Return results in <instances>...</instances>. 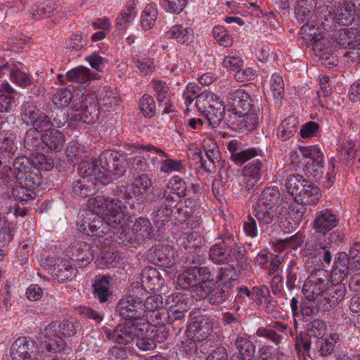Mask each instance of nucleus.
I'll list each match as a JSON object with an SVG mask.
<instances>
[{"instance_id":"680f3d73","label":"nucleus","mask_w":360,"mask_h":360,"mask_svg":"<svg viewBox=\"0 0 360 360\" xmlns=\"http://www.w3.org/2000/svg\"><path fill=\"white\" fill-rule=\"evenodd\" d=\"M54 14V8L51 4L35 5L32 9V18L39 20L41 18H49Z\"/></svg>"},{"instance_id":"a878e982","label":"nucleus","mask_w":360,"mask_h":360,"mask_svg":"<svg viewBox=\"0 0 360 360\" xmlns=\"http://www.w3.org/2000/svg\"><path fill=\"white\" fill-rule=\"evenodd\" d=\"M77 270L72 266V262L61 260L53 266L52 274L55 279L60 283L71 280L76 275Z\"/></svg>"},{"instance_id":"dca6fc26","label":"nucleus","mask_w":360,"mask_h":360,"mask_svg":"<svg viewBox=\"0 0 360 360\" xmlns=\"http://www.w3.org/2000/svg\"><path fill=\"white\" fill-rule=\"evenodd\" d=\"M355 266L351 263L348 255L343 252H338L334 261V265L331 271V278L334 281L345 280L351 270H354Z\"/></svg>"},{"instance_id":"473e14b6","label":"nucleus","mask_w":360,"mask_h":360,"mask_svg":"<svg viewBox=\"0 0 360 360\" xmlns=\"http://www.w3.org/2000/svg\"><path fill=\"white\" fill-rule=\"evenodd\" d=\"M298 127V120L293 117H288L278 127L277 136L281 140L287 141L296 134Z\"/></svg>"},{"instance_id":"052dcab7","label":"nucleus","mask_w":360,"mask_h":360,"mask_svg":"<svg viewBox=\"0 0 360 360\" xmlns=\"http://www.w3.org/2000/svg\"><path fill=\"white\" fill-rule=\"evenodd\" d=\"M170 213H172V217L174 219L182 222L191 215L193 211L191 207L187 204H175L174 206H172Z\"/></svg>"},{"instance_id":"49530a36","label":"nucleus","mask_w":360,"mask_h":360,"mask_svg":"<svg viewBox=\"0 0 360 360\" xmlns=\"http://www.w3.org/2000/svg\"><path fill=\"white\" fill-rule=\"evenodd\" d=\"M198 279L195 269L191 267L178 276L176 283L184 289L194 288L195 285L200 284Z\"/></svg>"},{"instance_id":"4468645a","label":"nucleus","mask_w":360,"mask_h":360,"mask_svg":"<svg viewBox=\"0 0 360 360\" xmlns=\"http://www.w3.org/2000/svg\"><path fill=\"white\" fill-rule=\"evenodd\" d=\"M335 8V19L338 24L349 25L354 20L356 8L352 0H336Z\"/></svg>"},{"instance_id":"2f4dec72","label":"nucleus","mask_w":360,"mask_h":360,"mask_svg":"<svg viewBox=\"0 0 360 360\" xmlns=\"http://www.w3.org/2000/svg\"><path fill=\"white\" fill-rule=\"evenodd\" d=\"M132 230L138 243H142L146 239H150L153 236L151 223L146 218H138L133 225Z\"/></svg>"},{"instance_id":"b1692460","label":"nucleus","mask_w":360,"mask_h":360,"mask_svg":"<svg viewBox=\"0 0 360 360\" xmlns=\"http://www.w3.org/2000/svg\"><path fill=\"white\" fill-rule=\"evenodd\" d=\"M226 242V236L223 237L221 240L212 245L209 251V257L210 260L219 265L227 264L231 262V257L226 246H224Z\"/></svg>"},{"instance_id":"6e6552de","label":"nucleus","mask_w":360,"mask_h":360,"mask_svg":"<svg viewBox=\"0 0 360 360\" xmlns=\"http://www.w3.org/2000/svg\"><path fill=\"white\" fill-rule=\"evenodd\" d=\"M143 332L148 333V325L146 322H128L118 325L108 333V338L117 344L127 345L131 343L136 335H140Z\"/></svg>"},{"instance_id":"f8f14e48","label":"nucleus","mask_w":360,"mask_h":360,"mask_svg":"<svg viewBox=\"0 0 360 360\" xmlns=\"http://www.w3.org/2000/svg\"><path fill=\"white\" fill-rule=\"evenodd\" d=\"M227 148L231 153L230 160L237 165H242L262 153L261 149L253 147L243 149L242 143L237 139L230 141Z\"/></svg>"},{"instance_id":"393cba45","label":"nucleus","mask_w":360,"mask_h":360,"mask_svg":"<svg viewBox=\"0 0 360 360\" xmlns=\"http://www.w3.org/2000/svg\"><path fill=\"white\" fill-rule=\"evenodd\" d=\"M346 288L345 283L340 281L337 283H333L328 286L323 294V300L329 307L335 306L345 296Z\"/></svg>"},{"instance_id":"4be33fe9","label":"nucleus","mask_w":360,"mask_h":360,"mask_svg":"<svg viewBox=\"0 0 360 360\" xmlns=\"http://www.w3.org/2000/svg\"><path fill=\"white\" fill-rule=\"evenodd\" d=\"M92 247L84 241H77L72 246L71 251L72 256L80 266H85L94 258Z\"/></svg>"},{"instance_id":"3c124183","label":"nucleus","mask_w":360,"mask_h":360,"mask_svg":"<svg viewBox=\"0 0 360 360\" xmlns=\"http://www.w3.org/2000/svg\"><path fill=\"white\" fill-rule=\"evenodd\" d=\"M139 108L145 117H153L156 112V105L153 96L144 94L139 100Z\"/></svg>"},{"instance_id":"4d7b16f0","label":"nucleus","mask_w":360,"mask_h":360,"mask_svg":"<svg viewBox=\"0 0 360 360\" xmlns=\"http://www.w3.org/2000/svg\"><path fill=\"white\" fill-rule=\"evenodd\" d=\"M212 34L214 38L220 46L230 47L233 44V38L228 31L221 25L215 26Z\"/></svg>"},{"instance_id":"0eeeda50","label":"nucleus","mask_w":360,"mask_h":360,"mask_svg":"<svg viewBox=\"0 0 360 360\" xmlns=\"http://www.w3.org/2000/svg\"><path fill=\"white\" fill-rule=\"evenodd\" d=\"M317 0H297L295 13L297 19L303 25L301 27L300 34L302 37H312L316 34V23L314 19V11Z\"/></svg>"},{"instance_id":"79ce46f5","label":"nucleus","mask_w":360,"mask_h":360,"mask_svg":"<svg viewBox=\"0 0 360 360\" xmlns=\"http://www.w3.org/2000/svg\"><path fill=\"white\" fill-rule=\"evenodd\" d=\"M324 291L323 288L313 283L308 279H307L302 287V292L305 299L308 301H314L320 297L318 301L319 304H321V298L323 299Z\"/></svg>"},{"instance_id":"c85d7f7f","label":"nucleus","mask_w":360,"mask_h":360,"mask_svg":"<svg viewBox=\"0 0 360 360\" xmlns=\"http://www.w3.org/2000/svg\"><path fill=\"white\" fill-rule=\"evenodd\" d=\"M41 141L49 149L57 152L63 148L65 136L60 131L50 129L41 136Z\"/></svg>"},{"instance_id":"cd10ccee","label":"nucleus","mask_w":360,"mask_h":360,"mask_svg":"<svg viewBox=\"0 0 360 360\" xmlns=\"http://www.w3.org/2000/svg\"><path fill=\"white\" fill-rule=\"evenodd\" d=\"M15 93V91L8 82L0 84V111L1 112H9L14 110L16 104L12 94Z\"/></svg>"},{"instance_id":"aec40b11","label":"nucleus","mask_w":360,"mask_h":360,"mask_svg":"<svg viewBox=\"0 0 360 360\" xmlns=\"http://www.w3.org/2000/svg\"><path fill=\"white\" fill-rule=\"evenodd\" d=\"M73 108L75 113L72 115V120L75 122L92 124L97 120L96 106L94 103L87 106L84 103H82L79 106L77 103V104H74Z\"/></svg>"},{"instance_id":"4c0bfd02","label":"nucleus","mask_w":360,"mask_h":360,"mask_svg":"<svg viewBox=\"0 0 360 360\" xmlns=\"http://www.w3.org/2000/svg\"><path fill=\"white\" fill-rule=\"evenodd\" d=\"M262 168L263 162L262 160L258 159L250 162L243 167V175L253 180V181L251 182V184L247 185L248 189L250 188L249 186L252 188L256 184V183L261 179Z\"/></svg>"},{"instance_id":"2eb2a0df","label":"nucleus","mask_w":360,"mask_h":360,"mask_svg":"<svg viewBox=\"0 0 360 360\" xmlns=\"http://www.w3.org/2000/svg\"><path fill=\"white\" fill-rule=\"evenodd\" d=\"M338 223V218L337 216L331 210L324 209L316 212L313 222V228L316 233L326 235L335 227Z\"/></svg>"},{"instance_id":"f03ea898","label":"nucleus","mask_w":360,"mask_h":360,"mask_svg":"<svg viewBox=\"0 0 360 360\" xmlns=\"http://www.w3.org/2000/svg\"><path fill=\"white\" fill-rule=\"evenodd\" d=\"M127 167L126 156L113 150H105L98 159L91 158L80 162L78 174L87 179L107 185L122 176Z\"/></svg>"},{"instance_id":"f704fd0d","label":"nucleus","mask_w":360,"mask_h":360,"mask_svg":"<svg viewBox=\"0 0 360 360\" xmlns=\"http://www.w3.org/2000/svg\"><path fill=\"white\" fill-rule=\"evenodd\" d=\"M170 190L174 193V195L181 200V197H186L184 202H187V200H199V195H200L196 191L195 188L193 185L191 189L187 190L186 183L184 181H179L172 184Z\"/></svg>"},{"instance_id":"1a4fd4ad","label":"nucleus","mask_w":360,"mask_h":360,"mask_svg":"<svg viewBox=\"0 0 360 360\" xmlns=\"http://www.w3.org/2000/svg\"><path fill=\"white\" fill-rule=\"evenodd\" d=\"M300 150L304 157L311 160V162L306 163V172L309 177L320 179L323 174V154L316 146H302Z\"/></svg>"},{"instance_id":"ea45409f","label":"nucleus","mask_w":360,"mask_h":360,"mask_svg":"<svg viewBox=\"0 0 360 360\" xmlns=\"http://www.w3.org/2000/svg\"><path fill=\"white\" fill-rule=\"evenodd\" d=\"M41 174L37 167L33 168L31 171L26 173L22 176L18 177L16 179L17 183L20 186L28 187L34 189L41 184Z\"/></svg>"},{"instance_id":"09e8293b","label":"nucleus","mask_w":360,"mask_h":360,"mask_svg":"<svg viewBox=\"0 0 360 360\" xmlns=\"http://www.w3.org/2000/svg\"><path fill=\"white\" fill-rule=\"evenodd\" d=\"M98 104L99 108L104 111L113 110L117 105V101L113 91L110 89H104L100 94Z\"/></svg>"},{"instance_id":"412c9836","label":"nucleus","mask_w":360,"mask_h":360,"mask_svg":"<svg viewBox=\"0 0 360 360\" xmlns=\"http://www.w3.org/2000/svg\"><path fill=\"white\" fill-rule=\"evenodd\" d=\"M212 323L207 317H200L189 325L186 330L188 335H195L198 340L208 337L212 330Z\"/></svg>"},{"instance_id":"c03bdc74","label":"nucleus","mask_w":360,"mask_h":360,"mask_svg":"<svg viewBox=\"0 0 360 360\" xmlns=\"http://www.w3.org/2000/svg\"><path fill=\"white\" fill-rule=\"evenodd\" d=\"M180 245L186 252L202 249L201 240L196 232H191L180 238Z\"/></svg>"},{"instance_id":"338daca9","label":"nucleus","mask_w":360,"mask_h":360,"mask_svg":"<svg viewBox=\"0 0 360 360\" xmlns=\"http://www.w3.org/2000/svg\"><path fill=\"white\" fill-rule=\"evenodd\" d=\"M314 19L316 20V26L318 25L317 20L321 21V24H323V20L326 22L335 21V11L328 6H320L314 15Z\"/></svg>"},{"instance_id":"de8ad7c7","label":"nucleus","mask_w":360,"mask_h":360,"mask_svg":"<svg viewBox=\"0 0 360 360\" xmlns=\"http://www.w3.org/2000/svg\"><path fill=\"white\" fill-rule=\"evenodd\" d=\"M153 83V89L156 93L157 100L159 103V105H169L171 95L169 92V88L167 84L162 80H154Z\"/></svg>"},{"instance_id":"bb28decb","label":"nucleus","mask_w":360,"mask_h":360,"mask_svg":"<svg viewBox=\"0 0 360 360\" xmlns=\"http://www.w3.org/2000/svg\"><path fill=\"white\" fill-rule=\"evenodd\" d=\"M234 345L238 351V358L241 360H254L255 346L245 335H238Z\"/></svg>"},{"instance_id":"58836bf2","label":"nucleus","mask_w":360,"mask_h":360,"mask_svg":"<svg viewBox=\"0 0 360 360\" xmlns=\"http://www.w3.org/2000/svg\"><path fill=\"white\" fill-rule=\"evenodd\" d=\"M77 98H80V96L77 94L76 98L72 94V91L68 89H60L57 90L53 97V102L58 108H65L70 105V102L72 101V108Z\"/></svg>"},{"instance_id":"39448f33","label":"nucleus","mask_w":360,"mask_h":360,"mask_svg":"<svg viewBox=\"0 0 360 360\" xmlns=\"http://www.w3.org/2000/svg\"><path fill=\"white\" fill-rule=\"evenodd\" d=\"M195 106L210 124H217L223 118L224 105L222 101L213 93L200 94Z\"/></svg>"},{"instance_id":"6ab92c4d","label":"nucleus","mask_w":360,"mask_h":360,"mask_svg":"<svg viewBox=\"0 0 360 360\" xmlns=\"http://www.w3.org/2000/svg\"><path fill=\"white\" fill-rule=\"evenodd\" d=\"M203 148L206 156L210 162L209 165H207L206 161L202 160L201 152L195 153V155L200 159L202 167H203L206 171L211 172L210 167H215V161L218 160L220 158V151L217 142L212 139H207L204 140Z\"/></svg>"},{"instance_id":"f257e3e1","label":"nucleus","mask_w":360,"mask_h":360,"mask_svg":"<svg viewBox=\"0 0 360 360\" xmlns=\"http://www.w3.org/2000/svg\"><path fill=\"white\" fill-rule=\"evenodd\" d=\"M225 107L230 113L229 121L234 129L252 131L262 120L259 99L256 96H251L244 89L229 93Z\"/></svg>"},{"instance_id":"8fccbe9b","label":"nucleus","mask_w":360,"mask_h":360,"mask_svg":"<svg viewBox=\"0 0 360 360\" xmlns=\"http://www.w3.org/2000/svg\"><path fill=\"white\" fill-rule=\"evenodd\" d=\"M158 10L155 5L148 4L141 15V24L143 29L148 30L152 28L157 19Z\"/></svg>"},{"instance_id":"864d4df0","label":"nucleus","mask_w":360,"mask_h":360,"mask_svg":"<svg viewBox=\"0 0 360 360\" xmlns=\"http://www.w3.org/2000/svg\"><path fill=\"white\" fill-rule=\"evenodd\" d=\"M16 135L11 131H5L0 135V150L13 154L17 149L15 143Z\"/></svg>"},{"instance_id":"6e6d98bb","label":"nucleus","mask_w":360,"mask_h":360,"mask_svg":"<svg viewBox=\"0 0 360 360\" xmlns=\"http://www.w3.org/2000/svg\"><path fill=\"white\" fill-rule=\"evenodd\" d=\"M192 30L189 27H184L182 25H176L170 28L167 32V37L169 39H176L179 43L184 44L189 39Z\"/></svg>"},{"instance_id":"603ef678","label":"nucleus","mask_w":360,"mask_h":360,"mask_svg":"<svg viewBox=\"0 0 360 360\" xmlns=\"http://www.w3.org/2000/svg\"><path fill=\"white\" fill-rule=\"evenodd\" d=\"M305 326L307 334L309 338H320L324 334L326 330L325 322L321 319H316L312 321H308Z\"/></svg>"},{"instance_id":"e2e57ef3","label":"nucleus","mask_w":360,"mask_h":360,"mask_svg":"<svg viewBox=\"0 0 360 360\" xmlns=\"http://www.w3.org/2000/svg\"><path fill=\"white\" fill-rule=\"evenodd\" d=\"M167 317V312L164 307H162V309H158V311H156L155 313H150V314H148V318H142V321L141 322H146L148 325V328L150 327L149 323L153 326H158L163 325Z\"/></svg>"},{"instance_id":"a19ab883","label":"nucleus","mask_w":360,"mask_h":360,"mask_svg":"<svg viewBox=\"0 0 360 360\" xmlns=\"http://www.w3.org/2000/svg\"><path fill=\"white\" fill-rule=\"evenodd\" d=\"M66 77L70 82L84 84L91 78V70L84 66H78L66 72Z\"/></svg>"},{"instance_id":"423d86ee","label":"nucleus","mask_w":360,"mask_h":360,"mask_svg":"<svg viewBox=\"0 0 360 360\" xmlns=\"http://www.w3.org/2000/svg\"><path fill=\"white\" fill-rule=\"evenodd\" d=\"M142 290L125 296L120 300L116 305V311L123 319L131 320L133 322L141 321L144 317L142 306L143 301Z\"/></svg>"},{"instance_id":"c9c22d12","label":"nucleus","mask_w":360,"mask_h":360,"mask_svg":"<svg viewBox=\"0 0 360 360\" xmlns=\"http://www.w3.org/2000/svg\"><path fill=\"white\" fill-rule=\"evenodd\" d=\"M224 246L228 248L231 262L240 261L246 254L245 246L240 243L238 239L233 235L226 236V242H225Z\"/></svg>"},{"instance_id":"ddd939ff","label":"nucleus","mask_w":360,"mask_h":360,"mask_svg":"<svg viewBox=\"0 0 360 360\" xmlns=\"http://www.w3.org/2000/svg\"><path fill=\"white\" fill-rule=\"evenodd\" d=\"M316 34H317L316 33L310 38H308L306 36L303 38L314 41L313 44L314 51L316 55L319 57L320 60H322V63L324 65L330 68V66L336 65L338 60L336 56L331 53V48L329 46L328 40L325 37L316 39Z\"/></svg>"},{"instance_id":"f3484780","label":"nucleus","mask_w":360,"mask_h":360,"mask_svg":"<svg viewBox=\"0 0 360 360\" xmlns=\"http://www.w3.org/2000/svg\"><path fill=\"white\" fill-rule=\"evenodd\" d=\"M233 281L226 280L213 286L210 298V304L212 305H220L233 297Z\"/></svg>"},{"instance_id":"5701e85b","label":"nucleus","mask_w":360,"mask_h":360,"mask_svg":"<svg viewBox=\"0 0 360 360\" xmlns=\"http://www.w3.org/2000/svg\"><path fill=\"white\" fill-rule=\"evenodd\" d=\"M141 285L148 290L155 291L162 285L160 272L154 267L147 266L142 269L141 274Z\"/></svg>"},{"instance_id":"7c9ffc66","label":"nucleus","mask_w":360,"mask_h":360,"mask_svg":"<svg viewBox=\"0 0 360 360\" xmlns=\"http://www.w3.org/2000/svg\"><path fill=\"white\" fill-rule=\"evenodd\" d=\"M338 340L339 335L337 333H332L328 338H319L315 344V354L322 357L331 355Z\"/></svg>"},{"instance_id":"37998d69","label":"nucleus","mask_w":360,"mask_h":360,"mask_svg":"<svg viewBox=\"0 0 360 360\" xmlns=\"http://www.w3.org/2000/svg\"><path fill=\"white\" fill-rule=\"evenodd\" d=\"M302 281L300 269L295 261H290L286 269V286L289 290L296 288L297 283Z\"/></svg>"},{"instance_id":"9d476101","label":"nucleus","mask_w":360,"mask_h":360,"mask_svg":"<svg viewBox=\"0 0 360 360\" xmlns=\"http://www.w3.org/2000/svg\"><path fill=\"white\" fill-rule=\"evenodd\" d=\"M13 360H41V354L34 348V342L26 337L18 338L11 348Z\"/></svg>"},{"instance_id":"7ed1b4c3","label":"nucleus","mask_w":360,"mask_h":360,"mask_svg":"<svg viewBox=\"0 0 360 360\" xmlns=\"http://www.w3.org/2000/svg\"><path fill=\"white\" fill-rule=\"evenodd\" d=\"M79 215L82 217L81 230L97 237L104 236L109 232L110 226L117 228L129 219L119 204H98L94 210H82Z\"/></svg>"},{"instance_id":"20e7f679","label":"nucleus","mask_w":360,"mask_h":360,"mask_svg":"<svg viewBox=\"0 0 360 360\" xmlns=\"http://www.w3.org/2000/svg\"><path fill=\"white\" fill-rule=\"evenodd\" d=\"M22 120L29 127H32L27 131L24 144L30 150H36L39 146V140L37 139L39 133L46 132L51 127H60L63 123H59L56 119H51L44 112L37 108L36 105L27 103L22 109Z\"/></svg>"},{"instance_id":"69168bd1","label":"nucleus","mask_w":360,"mask_h":360,"mask_svg":"<svg viewBox=\"0 0 360 360\" xmlns=\"http://www.w3.org/2000/svg\"><path fill=\"white\" fill-rule=\"evenodd\" d=\"M271 90L274 98L280 100L284 95V82L281 76L274 74L271 79Z\"/></svg>"},{"instance_id":"bf43d9fd","label":"nucleus","mask_w":360,"mask_h":360,"mask_svg":"<svg viewBox=\"0 0 360 360\" xmlns=\"http://www.w3.org/2000/svg\"><path fill=\"white\" fill-rule=\"evenodd\" d=\"M14 230V224L6 221L0 223V248L5 247L13 240Z\"/></svg>"},{"instance_id":"c756f323","label":"nucleus","mask_w":360,"mask_h":360,"mask_svg":"<svg viewBox=\"0 0 360 360\" xmlns=\"http://www.w3.org/2000/svg\"><path fill=\"white\" fill-rule=\"evenodd\" d=\"M168 248L164 247L161 244L153 246L147 252L146 258L148 261L153 264L169 267L170 260L166 254Z\"/></svg>"},{"instance_id":"72a5a7b5","label":"nucleus","mask_w":360,"mask_h":360,"mask_svg":"<svg viewBox=\"0 0 360 360\" xmlns=\"http://www.w3.org/2000/svg\"><path fill=\"white\" fill-rule=\"evenodd\" d=\"M307 179L300 174H290L285 181L286 189L292 196L294 197L295 202H298L297 195H302L303 186H306Z\"/></svg>"},{"instance_id":"0e129e2a","label":"nucleus","mask_w":360,"mask_h":360,"mask_svg":"<svg viewBox=\"0 0 360 360\" xmlns=\"http://www.w3.org/2000/svg\"><path fill=\"white\" fill-rule=\"evenodd\" d=\"M199 91L200 87L196 84L190 82L187 84L183 93V98L188 110H189L188 107L193 103V101L197 100V97L200 94Z\"/></svg>"},{"instance_id":"774afa93","label":"nucleus","mask_w":360,"mask_h":360,"mask_svg":"<svg viewBox=\"0 0 360 360\" xmlns=\"http://www.w3.org/2000/svg\"><path fill=\"white\" fill-rule=\"evenodd\" d=\"M184 261L188 264H193L194 266H199L205 263L206 257L203 254L202 248L200 250H195L184 253Z\"/></svg>"},{"instance_id":"a211bd4d","label":"nucleus","mask_w":360,"mask_h":360,"mask_svg":"<svg viewBox=\"0 0 360 360\" xmlns=\"http://www.w3.org/2000/svg\"><path fill=\"white\" fill-rule=\"evenodd\" d=\"M359 30L354 27L340 29L333 38V45L335 47L340 46L345 49L352 46H359Z\"/></svg>"},{"instance_id":"13d9d810","label":"nucleus","mask_w":360,"mask_h":360,"mask_svg":"<svg viewBox=\"0 0 360 360\" xmlns=\"http://www.w3.org/2000/svg\"><path fill=\"white\" fill-rule=\"evenodd\" d=\"M12 195L15 201L18 202H25L32 200L36 196L33 189L26 186H20L13 189Z\"/></svg>"},{"instance_id":"9b49d317","label":"nucleus","mask_w":360,"mask_h":360,"mask_svg":"<svg viewBox=\"0 0 360 360\" xmlns=\"http://www.w3.org/2000/svg\"><path fill=\"white\" fill-rule=\"evenodd\" d=\"M24 69V65L20 62H0V77L8 74L11 82L26 87L31 84L32 77Z\"/></svg>"},{"instance_id":"a18cd8bd","label":"nucleus","mask_w":360,"mask_h":360,"mask_svg":"<svg viewBox=\"0 0 360 360\" xmlns=\"http://www.w3.org/2000/svg\"><path fill=\"white\" fill-rule=\"evenodd\" d=\"M13 174L15 179L22 176L28 172L31 171L36 167L32 164L31 160L25 156L17 157L13 162Z\"/></svg>"},{"instance_id":"5fc2aeb1","label":"nucleus","mask_w":360,"mask_h":360,"mask_svg":"<svg viewBox=\"0 0 360 360\" xmlns=\"http://www.w3.org/2000/svg\"><path fill=\"white\" fill-rule=\"evenodd\" d=\"M142 306L144 311V317L148 318V314L155 313L156 311L163 307L162 297L160 295L149 296L145 301H143Z\"/></svg>"},{"instance_id":"e433bc0d","label":"nucleus","mask_w":360,"mask_h":360,"mask_svg":"<svg viewBox=\"0 0 360 360\" xmlns=\"http://www.w3.org/2000/svg\"><path fill=\"white\" fill-rule=\"evenodd\" d=\"M110 276H102L97 279L92 285L94 289V295L101 302H105L111 295L110 288Z\"/></svg>"}]
</instances>
